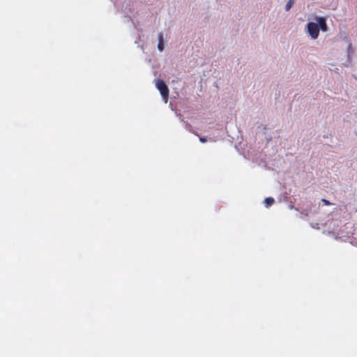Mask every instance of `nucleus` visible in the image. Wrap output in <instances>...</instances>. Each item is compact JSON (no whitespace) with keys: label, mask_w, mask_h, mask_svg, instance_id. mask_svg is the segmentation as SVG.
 Segmentation results:
<instances>
[{"label":"nucleus","mask_w":357,"mask_h":357,"mask_svg":"<svg viewBox=\"0 0 357 357\" xmlns=\"http://www.w3.org/2000/svg\"><path fill=\"white\" fill-rule=\"evenodd\" d=\"M322 202H324V204L325 205H327V206H328V205H331V204L328 200L324 199H322Z\"/></svg>","instance_id":"nucleus-6"},{"label":"nucleus","mask_w":357,"mask_h":357,"mask_svg":"<svg viewBox=\"0 0 357 357\" xmlns=\"http://www.w3.org/2000/svg\"><path fill=\"white\" fill-rule=\"evenodd\" d=\"M294 3V0H289L285 5V10L287 11H289L291 8Z\"/></svg>","instance_id":"nucleus-5"},{"label":"nucleus","mask_w":357,"mask_h":357,"mask_svg":"<svg viewBox=\"0 0 357 357\" xmlns=\"http://www.w3.org/2000/svg\"><path fill=\"white\" fill-rule=\"evenodd\" d=\"M274 203V199L272 197H267L264 200V204L266 207H269Z\"/></svg>","instance_id":"nucleus-4"},{"label":"nucleus","mask_w":357,"mask_h":357,"mask_svg":"<svg viewBox=\"0 0 357 357\" xmlns=\"http://www.w3.org/2000/svg\"><path fill=\"white\" fill-rule=\"evenodd\" d=\"M199 141L202 143H205L206 142V139L204 137H199Z\"/></svg>","instance_id":"nucleus-7"},{"label":"nucleus","mask_w":357,"mask_h":357,"mask_svg":"<svg viewBox=\"0 0 357 357\" xmlns=\"http://www.w3.org/2000/svg\"><path fill=\"white\" fill-rule=\"evenodd\" d=\"M155 86L160 91L164 102L167 103L169 97V89L167 84L162 80L158 79L155 82Z\"/></svg>","instance_id":"nucleus-2"},{"label":"nucleus","mask_w":357,"mask_h":357,"mask_svg":"<svg viewBox=\"0 0 357 357\" xmlns=\"http://www.w3.org/2000/svg\"><path fill=\"white\" fill-rule=\"evenodd\" d=\"M305 29L311 39H317L320 31L326 32L328 30L326 18L320 16L314 17L312 20L307 24Z\"/></svg>","instance_id":"nucleus-1"},{"label":"nucleus","mask_w":357,"mask_h":357,"mask_svg":"<svg viewBox=\"0 0 357 357\" xmlns=\"http://www.w3.org/2000/svg\"><path fill=\"white\" fill-rule=\"evenodd\" d=\"M158 49L160 52H162L165 49V40H164V35L162 33H158Z\"/></svg>","instance_id":"nucleus-3"},{"label":"nucleus","mask_w":357,"mask_h":357,"mask_svg":"<svg viewBox=\"0 0 357 357\" xmlns=\"http://www.w3.org/2000/svg\"><path fill=\"white\" fill-rule=\"evenodd\" d=\"M356 135H357V132H356Z\"/></svg>","instance_id":"nucleus-8"}]
</instances>
